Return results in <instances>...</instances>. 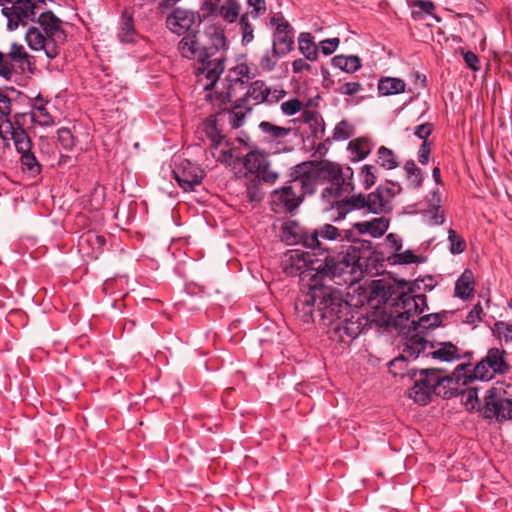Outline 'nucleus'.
Masks as SVG:
<instances>
[{
	"label": "nucleus",
	"mask_w": 512,
	"mask_h": 512,
	"mask_svg": "<svg viewBox=\"0 0 512 512\" xmlns=\"http://www.w3.org/2000/svg\"><path fill=\"white\" fill-rule=\"evenodd\" d=\"M287 275L300 278L302 294L295 302V312L304 323L315 321V305L332 290L326 284L329 278L325 262L314 253L301 249L289 250L282 260Z\"/></svg>",
	"instance_id": "1"
},
{
	"label": "nucleus",
	"mask_w": 512,
	"mask_h": 512,
	"mask_svg": "<svg viewBox=\"0 0 512 512\" xmlns=\"http://www.w3.org/2000/svg\"><path fill=\"white\" fill-rule=\"evenodd\" d=\"M178 50L183 57L199 62L196 75L198 83L206 91L205 99L220 109L224 108L226 103L230 101V93L224 90L211 92L212 89L218 88L217 81L224 71L222 59L219 57L210 59V53L206 48L200 46L196 35L191 33L180 40Z\"/></svg>",
	"instance_id": "2"
},
{
	"label": "nucleus",
	"mask_w": 512,
	"mask_h": 512,
	"mask_svg": "<svg viewBox=\"0 0 512 512\" xmlns=\"http://www.w3.org/2000/svg\"><path fill=\"white\" fill-rule=\"evenodd\" d=\"M463 369L464 365H458L450 376H443L436 369H411L408 376L414 380V385L408 392L409 398L419 405H426L432 394L443 398L455 396L458 388L447 385L460 380L465 383Z\"/></svg>",
	"instance_id": "3"
},
{
	"label": "nucleus",
	"mask_w": 512,
	"mask_h": 512,
	"mask_svg": "<svg viewBox=\"0 0 512 512\" xmlns=\"http://www.w3.org/2000/svg\"><path fill=\"white\" fill-rule=\"evenodd\" d=\"M315 307L323 325L339 334L341 338L343 335L356 338L361 333L360 317L355 315L348 317L350 306L337 291L333 289L329 291L328 295L317 301Z\"/></svg>",
	"instance_id": "4"
},
{
	"label": "nucleus",
	"mask_w": 512,
	"mask_h": 512,
	"mask_svg": "<svg viewBox=\"0 0 512 512\" xmlns=\"http://www.w3.org/2000/svg\"><path fill=\"white\" fill-rule=\"evenodd\" d=\"M64 36L60 19L47 11L40 13L37 26L33 25L27 29L25 40L38 57L45 56L49 62L59 55V42L64 39Z\"/></svg>",
	"instance_id": "5"
},
{
	"label": "nucleus",
	"mask_w": 512,
	"mask_h": 512,
	"mask_svg": "<svg viewBox=\"0 0 512 512\" xmlns=\"http://www.w3.org/2000/svg\"><path fill=\"white\" fill-rule=\"evenodd\" d=\"M318 175L321 180L330 182V186L322 191V197L330 200L340 198L353 190V170L350 167H341L332 162H325L318 165Z\"/></svg>",
	"instance_id": "6"
},
{
	"label": "nucleus",
	"mask_w": 512,
	"mask_h": 512,
	"mask_svg": "<svg viewBox=\"0 0 512 512\" xmlns=\"http://www.w3.org/2000/svg\"><path fill=\"white\" fill-rule=\"evenodd\" d=\"M385 189H376L367 197L352 196L349 199H338L332 201V207L338 212L336 220L343 219L346 214L354 209L367 207L374 214L384 213L391 210V202L387 199Z\"/></svg>",
	"instance_id": "7"
},
{
	"label": "nucleus",
	"mask_w": 512,
	"mask_h": 512,
	"mask_svg": "<svg viewBox=\"0 0 512 512\" xmlns=\"http://www.w3.org/2000/svg\"><path fill=\"white\" fill-rule=\"evenodd\" d=\"M359 260L360 256L357 250L349 246L345 253L339 254L325 265L333 278H340L344 283H352L362 273Z\"/></svg>",
	"instance_id": "8"
},
{
	"label": "nucleus",
	"mask_w": 512,
	"mask_h": 512,
	"mask_svg": "<svg viewBox=\"0 0 512 512\" xmlns=\"http://www.w3.org/2000/svg\"><path fill=\"white\" fill-rule=\"evenodd\" d=\"M45 4L35 0H17L11 7H3L2 14L7 19V28L14 31L20 26H26L35 19L38 11Z\"/></svg>",
	"instance_id": "9"
},
{
	"label": "nucleus",
	"mask_w": 512,
	"mask_h": 512,
	"mask_svg": "<svg viewBox=\"0 0 512 512\" xmlns=\"http://www.w3.org/2000/svg\"><path fill=\"white\" fill-rule=\"evenodd\" d=\"M395 313L397 314L396 324L407 327L427 309L426 296L423 294L413 295L409 292L402 293L395 302Z\"/></svg>",
	"instance_id": "10"
},
{
	"label": "nucleus",
	"mask_w": 512,
	"mask_h": 512,
	"mask_svg": "<svg viewBox=\"0 0 512 512\" xmlns=\"http://www.w3.org/2000/svg\"><path fill=\"white\" fill-rule=\"evenodd\" d=\"M297 182H289L280 189L274 190L270 195V205L275 213H291L302 202V194L299 193Z\"/></svg>",
	"instance_id": "11"
},
{
	"label": "nucleus",
	"mask_w": 512,
	"mask_h": 512,
	"mask_svg": "<svg viewBox=\"0 0 512 512\" xmlns=\"http://www.w3.org/2000/svg\"><path fill=\"white\" fill-rule=\"evenodd\" d=\"M243 166L247 173L268 184L275 183L279 177L277 172L270 169L267 155L259 149H253L244 156Z\"/></svg>",
	"instance_id": "12"
},
{
	"label": "nucleus",
	"mask_w": 512,
	"mask_h": 512,
	"mask_svg": "<svg viewBox=\"0 0 512 512\" xmlns=\"http://www.w3.org/2000/svg\"><path fill=\"white\" fill-rule=\"evenodd\" d=\"M482 414L484 418L495 419L498 422L512 420V400L502 397L492 388L484 397Z\"/></svg>",
	"instance_id": "13"
},
{
	"label": "nucleus",
	"mask_w": 512,
	"mask_h": 512,
	"mask_svg": "<svg viewBox=\"0 0 512 512\" xmlns=\"http://www.w3.org/2000/svg\"><path fill=\"white\" fill-rule=\"evenodd\" d=\"M320 180L318 164L313 162L296 165L291 172V182H297L298 191L302 197L304 194H312Z\"/></svg>",
	"instance_id": "14"
},
{
	"label": "nucleus",
	"mask_w": 512,
	"mask_h": 512,
	"mask_svg": "<svg viewBox=\"0 0 512 512\" xmlns=\"http://www.w3.org/2000/svg\"><path fill=\"white\" fill-rule=\"evenodd\" d=\"M173 174L175 180L185 192L194 190L195 186H198L204 177L203 169L187 159L175 163Z\"/></svg>",
	"instance_id": "15"
},
{
	"label": "nucleus",
	"mask_w": 512,
	"mask_h": 512,
	"mask_svg": "<svg viewBox=\"0 0 512 512\" xmlns=\"http://www.w3.org/2000/svg\"><path fill=\"white\" fill-rule=\"evenodd\" d=\"M286 95V91L282 86H268L263 80L253 81L247 89L246 99L254 104L268 103L274 104L279 102Z\"/></svg>",
	"instance_id": "16"
},
{
	"label": "nucleus",
	"mask_w": 512,
	"mask_h": 512,
	"mask_svg": "<svg viewBox=\"0 0 512 512\" xmlns=\"http://www.w3.org/2000/svg\"><path fill=\"white\" fill-rule=\"evenodd\" d=\"M274 27L272 47L284 56L288 54L294 45V31L287 20L280 14H276L270 19Z\"/></svg>",
	"instance_id": "17"
},
{
	"label": "nucleus",
	"mask_w": 512,
	"mask_h": 512,
	"mask_svg": "<svg viewBox=\"0 0 512 512\" xmlns=\"http://www.w3.org/2000/svg\"><path fill=\"white\" fill-rule=\"evenodd\" d=\"M430 343L417 332L412 335L406 342L405 348L403 350V355L395 358L390 362V371L395 376L403 377L404 374L397 371V369H401L402 366L406 363V358H418L421 353H425L427 348L430 347Z\"/></svg>",
	"instance_id": "18"
},
{
	"label": "nucleus",
	"mask_w": 512,
	"mask_h": 512,
	"mask_svg": "<svg viewBox=\"0 0 512 512\" xmlns=\"http://www.w3.org/2000/svg\"><path fill=\"white\" fill-rule=\"evenodd\" d=\"M389 227V222L384 217L374 218L370 221L355 222L351 229L345 230L347 241L356 242L360 235L368 234L373 238H380Z\"/></svg>",
	"instance_id": "19"
},
{
	"label": "nucleus",
	"mask_w": 512,
	"mask_h": 512,
	"mask_svg": "<svg viewBox=\"0 0 512 512\" xmlns=\"http://www.w3.org/2000/svg\"><path fill=\"white\" fill-rule=\"evenodd\" d=\"M0 114V137L4 141L12 139L18 153L28 152L31 150V141L26 131L20 127H14L8 116Z\"/></svg>",
	"instance_id": "20"
},
{
	"label": "nucleus",
	"mask_w": 512,
	"mask_h": 512,
	"mask_svg": "<svg viewBox=\"0 0 512 512\" xmlns=\"http://www.w3.org/2000/svg\"><path fill=\"white\" fill-rule=\"evenodd\" d=\"M343 241L347 240L345 231L341 232L338 228L331 224H324L323 226L311 230L308 237L306 238V248L311 250H318L322 253L327 251V248L323 246L322 241Z\"/></svg>",
	"instance_id": "21"
},
{
	"label": "nucleus",
	"mask_w": 512,
	"mask_h": 512,
	"mask_svg": "<svg viewBox=\"0 0 512 512\" xmlns=\"http://www.w3.org/2000/svg\"><path fill=\"white\" fill-rule=\"evenodd\" d=\"M430 349L427 355L442 362L458 361L463 356V351L451 342H440L436 345H430Z\"/></svg>",
	"instance_id": "22"
},
{
	"label": "nucleus",
	"mask_w": 512,
	"mask_h": 512,
	"mask_svg": "<svg viewBox=\"0 0 512 512\" xmlns=\"http://www.w3.org/2000/svg\"><path fill=\"white\" fill-rule=\"evenodd\" d=\"M167 27L175 34L181 35L187 32L194 23V14L183 9H175L167 17Z\"/></svg>",
	"instance_id": "23"
},
{
	"label": "nucleus",
	"mask_w": 512,
	"mask_h": 512,
	"mask_svg": "<svg viewBox=\"0 0 512 512\" xmlns=\"http://www.w3.org/2000/svg\"><path fill=\"white\" fill-rule=\"evenodd\" d=\"M311 230H307L295 221H288L283 224L281 238L288 245L302 243L306 247V238Z\"/></svg>",
	"instance_id": "24"
},
{
	"label": "nucleus",
	"mask_w": 512,
	"mask_h": 512,
	"mask_svg": "<svg viewBox=\"0 0 512 512\" xmlns=\"http://www.w3.org/2000/svg\"><path fill=\"white\" fill-rule=\"evenodd\" d=\"M464 369V377L465 383H463L462 380L459 382H455L458 385L466 386L468 385L472 380H480V381H490L495 377V373L492 372V369L487 366V363H485L484 359H482L477 365L471 369L469 365L463 364Z\"/></svg>",
	"instance_id": "25"
},
{
	"label": "nucleus",
	"mask_w": 512,
	"mask_h": 512,
	"mask_svg": "<svg viewBox=\"0 0 512 512\" xmlns=\"http://www.w3.org/2000/svg\"><path fill=\"white\" fill-rule=\"evenodd\" d=\"M8 56L13 65L15 63L23 70L25 68L30 69L31 66L35 63L34 59L38 58L37 54L35 56L30 55L26 48L18 43L11 44L8 51ZM43 58H45V56L39 57V59Z\"/></svg>",
	"instance_id": "26"
},
{
	"label": "nucleus",
	"mask_w": 512,
	"mask_h": 512,
	"mask_svg": "<svg viewBox=\"0 0 512 512\" xmlns=\"http://www.w3.org/2000/svg\"><path fill=\"white\" fill-rule=\"evenodd\" d=\"M117 37L122 43H134L139 38V34L134 27L133 17L127 10L122 13L118 26Z\"/></svg>",
	"instance_id": "27"
},
{
	"label": "nucleus",
	"mask_w": 512,
	"mask_h": 512,
	"mask_svg": "<svg viewBox=\"0 0 512 512\" xmlns=\"http://www.w3.org/2000/svg\"><path fill=\"white\" fill-rule=\"evenodd\" d=\"M505 356V350L491 348L483 359L485 363H487V366L492 369V372L495 374H505L509 368Z\"/></svg>",
	"instance_id": "28"
},
{
	"label": "nucleus",
	"mask_w": 512,
	"mask_h": 512,
	"mask_svg": "<svg viewBox=\"0 0 512 512\" xmlns=\"http://www.w3.org/2000/svg\"><path fill=\"white\" fill-rule=\"evenodd\" d=\"M205 35L211 42V47L206 48L210 53V58L213 56V50L218 51L220 49H227V40L224 34V30L219 25H209L205 29Z\"/></svg>",
	"instance_id": "29"
},
{
	"label": "nucleus",
	"mask_w": 512,
	"mask_h": 512,
	"mask_svg": "<svg viewBox=\"0 0 512 512\" xmlns=\"http://www.w3.org/2000/svg\"><path fill=\"white\" fill-rule=\"evenodd\" d=\"M378 92L382 96H391L403 93L406 88L404 80L396 77H381L378 81Z\"/></svg>",
	"instance_id": "30"
},
{
	"label": "nucleus",
	"mask_w": 512,
	"mask_h": 512,
	"mask_svg": "<svg viewBox=\"0 0 512 512\" xmlns=\"http://www.w3.org/2000/svg\"><path fill=\"white\" fill-rule=\"evenodd\" d=\"M31 119L34 123L41 126H51L54 124L53 117L46 109V102L38 96L32 103Z\"/></svg>",
	"instance_id": "31"
},
{
	"label": "nucleus",
	"mask_w": 512,
	"mask_h": 512,
	"mask_svg": "<svg viewBox=\"0 0 512 512\" xmlns=\"http://www.w3.org/2000/svg\"><path fill=\"white\" fill-rule=\"evenodd\" d=\"M474 292V275L471 270L466 269L455 283V296L466 300Z\"/></svg>",
	"instance_id": "32"
},
{
	"label": "nucleus",
	"mask_w": 512,
	"mask_h": 512,
	"mask_svg": "<svg viewBox=\"0 0 512 512\" xmlns=\"http://www.w3.org/2000/svg\"><path fill=\"white\" fill-rule=\"evenodd\" d=\"M331 65L346 73H354L361 66V59L356 55H336L331 59Z\"/></svg>",
	"instance_id": "33"
},
{
	"label": "nucleus",
	"mask_w": 512,
	"mask_h": 512,
	"mask_svg": "<svg viewBox=\"0 0 512 512\" xmlns=\"http://www.w3.org/2000/svg\"><path fill=\"white\" fill-rule=\"evenodd\" d=\"M406 176V182L409 188L418 190L421 188L424 180L423 171L416 165L413 160H409L403 167Z\"/></svg>",
	"instance_id": "34"
},
{
	"label": "nucleus",
	"mask_w": 512,
	"mask_h": 512,
	"mask_svg": "<svg viewBox=\"0 0 512 512\" xmlns=\"http://www.w3.org/2000/svg\"><path fill=\"white\" fill-rule=\"evenodd\" d=\"M299 120L309 124L314 137L322 138L324 134V124L323 119L317 112L311 110H303Z\"/></svg>",
	"instance_id": "35"
},
{
	"label": "nucleus",
	"mask_w": 512,
	"mask_h": 512,
	"mask_svg": "<svg viewBox=\"0 0 512 512\" xmlns=\"http://www.w3.org/2000/svg\"><path fill=\"white\" fill-rule=\"evenodd\" d=\"M299 50L308 61H315L318 57V48L309 33H302L298 39Z\"/></svg>",
	"instance_id": "36"
},
{
	"label": "nucleus",
	"mask_w": 512,
	"mask_h": 512,
	"mask_svg": "<svg viewBox=\"0 0 512 512\" xmlns=\"http://www.w3.org/2000/svg\"><path fill=\"white\" fill-rule=\"evenodd\" d=\"M348 149L351 153L352 161L355 162L365 159L371 151L369 141L364 138L350 141Z\"/></svg>",
	"instance_id": "37"
},
{
	"label": "nucleus",
	"mask_w": 512,
	"mask_h": 512,
	"mask_svg": "<svg viewBox=\"0 0 512 512\" xmlns=\"http://www.w3.org/2000/svg\"><path fill=\"white\" fill-rule=\"evenodd\" d=\"M259 129L266 135L270 141L278 140L287 137L291 129L274 125L267 121H262L259 124Z\"/></svg>",
	"instance_id": "38"
},
{
	"label": "nucleus",
	"mask_w": 512,
	"mask_h": 512,
	"mask_svg": "<svg viewBox=\"0 0 512 512\" xmlns=\"http://www.w3.org/2000/svg\"><path fill=\"white\" fill-rule=\"evenodd\" d=\"M392 264L409 265L424 262L421 255L415 254L412 250H405L403 252H396L389 257Z\"/></svg>",
	"instance_id": "39"
},
{
	"label": "nucleus",
	"mask_w": 512,
	"mask_h": 512,
	"mask_svg": "<svg viewBox=\"0 0 512 512\" xmlns=\"http://www.w3.org/2000/svg\"><path fill=\"white\" fill-rule=\"evenodd\" d=\"M439 322L440 319L437 314L419 315L416 319H413L412 324L407 325V327L415 332H421L423 329L437 326Z\"/></svg>",
	"instance_id": "40"
},
{
	"label": "nucleus",
	"mask_w": 512,
	"mask_h": 512,
	"mask_svg": "<svg viewBox=\"0 0 512 512\" xmlns=\"http://www.w3.org/2000/svg\"><path fill=\"white\" fill-rule=\"evenodd\" d=\"M435 9V5L431 1H416L412 6V17L416 20H422L426 16H432L436 21H440L435 15H433V10Z\"/></svg>",
	"instance_id": "41"
},
{
	"label": "nucleus",
	"mask_w": 512,
	"mask_h": 512,
	"mask_svg": "<svg viewBox=\"0 0 512 512\" xmlns=\"http://www.w3.org/2000/svg\"><path fill=\"white\" fill-rule=\"evenodd\" d=\"M451 387L458 388V392L455 394H461V401L467 410H474L479 406L478 393L476 389H467L465 391H461L460 387L463 385H458L455 382L450 384ZM449 387V385H447Z\"/></svg>",
	"instance_id": "42"
},
{
	"label": "nucleus",
	"mask_w": 512,
	"mask_h": 512,
	"mask_svg": "<svg viewBox=\"0 0 512 512\" xmlns=\"http://www.w3.org/2000/svg\"><path fill=\"white\" fill-rule=\"evenodd\" d=\"M240 12V4L238 0H225L221 5L218 15L225 21L233 23L237 20Z\"/></svg>",
	"instance_id": "43"
},
{
	"label": "nucleus",
	"mask_w": 512,
	"mask_h": 512,
	"mask_svg": "<svg viewBox=\"0 0 512 512\" xmlns=\"http://www.w3.org/2000/svg\"><path fill=\"white\" fill-rule=\"evenodd\" d=\"M377 162L380 166L384 167L385 169L391 170L398 167V159L395 153L385 147L381 146L377 151Z\"/></svg>",
	"instance_id": "44"
},
{
	"label": "nucleus",
	"mask_w": 512,
	"mask_h": 512,
	"mask_svg": "<svg viewBox=\"0 0 512 512\" xmlns=\"http://www.w3.org/2000/svg\"><path fill=\"white\" fill-rule=\"evenodd\" d=\"M493 335L506 345L512 346V324L504 321H497L492 328Z\"/></svg>",
	"instance_id": "45"
},
{
	"label": "nucleus",
	"mask_w": 512,
	"mask_h": 512,
	"mask_svg": "<svg viewBox=\"0 0 512 512\" xmlns=\"http://www.w3.org/2000/svg\"><path fill=\"white\" fill-rule=\"evenodd\" d=\"M283 56V54H280L273 47L271 49H267L260 57L259 66L262 70L270 72L276 67L279 59Z\"/></svg>",
	"instance_id": "46"
},
{
	"label": "nucleus",
	"mask_w": 512,
	"mask_h": 512,
	"mask_svg": "<svg viewBox=\"0 0 512 512\" xmlns=\"http://www.w3.org/2000/svg\"><path fill=\"white\" fill-rule=\"evenodd\" d=\"M377 169L373 165H363L359 172L360 182L364 189L371 188L376 182Z\"/></svg>",
	"instance_id": "47"
},
{
	"label": "nucleus",
	"mask_w": 512,
	"mask_h": 512,
	"mask_svg": "<svg viewBox=\"0 0 512 512\" xmlns=\"http://www.w3.org/2000/svg\"><path fill=\"white\" fill-rule=\"evenodd\" d=\"M353 130V125L346 120H342L333 130V139L335 141H345L352 136Z\"/></svg>",
	"instance_id": "48"
},
{
	"label": "nucleus",
	"mask_w": 512,
	"mask_h": 512,
	"mask_svg": "<svg viewBox=\"0 0 512 512\" xmlns=\"http://www.w3.org/2000/svg\"><path fill=\"white\" fill-rule=\"evenodd\" d=\"M239 27L242 34V44L248 45L254 39V28L249 22V15L244 14L239 21Z\"/></svg>",
	"instance_id": "49"
},
{
	"label": "nucleus",
	"mask_w": 512,
	"mask_h": 512,
	"mask_svg": "<svg viewBox=\"0 0 512 512\" xmlns=\"http://www.w3.org/2000/svg\"><path fill=\"white\" fill-rule=\"evenodd\" d=\"M203 131L206 136L211 140L212 144L219 145L222 140V135L217 128L216 121L212 118H209L203 124Z\"/></svg>",
	"instance_id": "50"
},
{
	"label": "nucleus",
	"mask_w": 512,
	"mask_h": 512,
	"mask_svg": "<svg viewBox=\"0 0 512 512\" xmlns=\"http://www.w3.org/2000/svg\"><path fill=\"white\" fill-rule=\"evenodd\" d=\"M423 216L425 222L431 226L440 225L444 222L443 211H441L440 206L436 204H433L431 209L425 211Z\"/></svg>",
	"instance_id": "51"
},
{
	"label": "nucleus",
	"mask_w": 512,
	"mask_h": 512,
	"mask_svg": "<svg viewBox=\"0 0 512 512\" xmlns=\"http://www.w3.org/2000/svg\"><path fill=\"white\" fill-rule=\"evenodd\" d=\"M303 103L297 98H292L281 103L280 109L285 116H293L302 111Z\"/></svg>",
	"instance_id": "52"
},
{
	"label": "nucleus",
	"mask_w": 512,
	"mask_h": 512,
	"mask_svg": "<svg viewBox=\"0 0 512 512\" xmlns=\"http://www.w3.org/2000/svg\"><path fill=\"white\" fill-rule=\"evenodd\" d=\"M448 240L450 243L449 249L452 254H461L465 250V241L463 240V238L458 236L456 232L452 229L448 231Z\"/></svg>",
	"instance_id": "53"
},
{
	"label": "nucleus",
	"mask_w": 512,
	"mask_h": 512,
	"mask_svg": "<svg viewBox=\"0 0 512 512\" xmlns=\"http://www.w3.org/2000/svg\"><path fill=\"white\" fill-rule=\"evenodd\" d=\"M21 154V163L23 167L31 172L32 174L40 172V165L38 164L36 157L28 150V152L20 153Z\"/></svg>",
	"instance_id": "54"
},
{
	"label": "nucleus",
	"mask_w": 512,
	"mask_h": 512,
	"mask_svg": "<svg viewBox=\"0 0 512 512\" xmlns=\"http://www.w3.org/2000/svg\"><path fill=\"white\" fill-rule=\"evenodd\" d=\"M363 90L360 82H345L335 88V92L344 96H353Z\"/></svg>",
	"instance_id": "55"
},
{
	"label": "nucleus",
	"mask_w": 512,
	"mask_h": 512,
	"mask_svg": "<svg viewBox=\"0 0 512 512\" xmlns=\"http://www.w3.org/2000/svg\"><path fill=\"white\" fill-rule=\"evenodd\" d=\"M220 7V0H203L201 5L203 17L207 18L218 16Z\"/></svg>",
	"instance_id": "56"
},
{
	"label": "nucleus",
	"mask_w": 512,
	"mask_h": 512,
	"mask_svg": "<svg viewBox=\"0 0 512 512\" xmlns=\"http://www.w3.org/2000/svg\"><path fill=\"white\" fill-rule=\"evenodd\" d=\"M231 74L240 82L249 80L253 76L251 68L246 63L236 65L231 69Z\"/></svg>",
	"instance_id": "57"
},
{
	"label": "nucleus",
	"mask_w": 512,
	"mask_h": 512,
	"mask_svg": "<svg viewBox=\"0 0 512 512\" xmlns=\"http://www.w3.org/2000/svg\"><path fill=\"white\" fill-rule=\"evenodd\" d=\"M14 73V65L11 63L8 53L0 52V76L10 79Z\"/></svg>",
	"instance_id": "58"
},
{
	"label": "nucleus",
	"mask_w": 512,
	"mask_h": 512,
	"mask_svg": "<svg viewBox=\"0 0 512 512\" xmlns=\"http://www.w3.org/2000/svg\"><path fill=\"white\" fill-rule=\"evenodd\" d=\"M58 141L64 149L70 150L74 146V137L68 128H60L57 132Z\"/></svg>",
	"instance_id": "59"
},
{
	"label": "nucleus",
	"mask_w": 512,
	"mask_h": 512,
	"mask_svg": "<svg viewBox=\"0 0 512 512\" xmlns=\"http://www.w3.org/2000/svg\"><path fill=\"white\" fill-rule=\"evenodd\" d=\"M339 38H329L320 42L319 49L324 55H331L339 46Z\"/></svg>",
	"instance_id": "60"
},
{
	"label": "nucleus",
	"mask_w": 512,
	"mask_h": 512,
	"mask_svg": "<svg viewBox=\"0 0 512 512\" xmlns=\"http://www.w3.org/2000/svg\"><path fill=\"white\" fill-rule=\"evenodd\" d=\"M433 131V126L430 123L418 125L414 130V135L423 141H427L428 137Z\"/></svg>",
	"instance_id": "61"
},
{
	"label": "nucleus",
	"mask_w": 512,
	"mask_h": 512,
	"mask_svg": "<svg viewBox=\"0 0 512 512\" xmlns=\"http://www.w3.org/2000/svg\"><path fill=\"white\" fill-rule=\"evenodd\" d=\"M431 153L430 143L428 141H423L420 145L419 151H418V161L422 165H426L429 162Z\"/></svg>",
	"instance_id": "62"
},
{
	"label": "nucleus",
	"mask_w": 512,
	"mask_h": 512,
	"mask_svg": "<svg viewBox=\"0 0 512 512\" xmlns=\"http://www.w3.org/2000/svg\"><path fill=\"white\" fill-rule=\"evenodd\" d=\"M228 117L232 127L238 128L242 125L245 114L239 108H235L233 111L228 113Z\"/></svg>",
	"instance_id": "63"
},
{
	"label": "nucleus",
	"mask_w": 512,
	"mask_h": 512,
	"mask_svg": "<svg viewBox=\"0 0 512 512\" xmlns=\"http://www.w3.org/2000/svg\"><path fill=\"white\" fill-rule=\"evenodd\" d=\"M463 58L465 64L473 71H478L480 69L479 59L475 53L467 51L463 54Z\"/></svg>",
	"instance_id": "64"
}]
</instances>
